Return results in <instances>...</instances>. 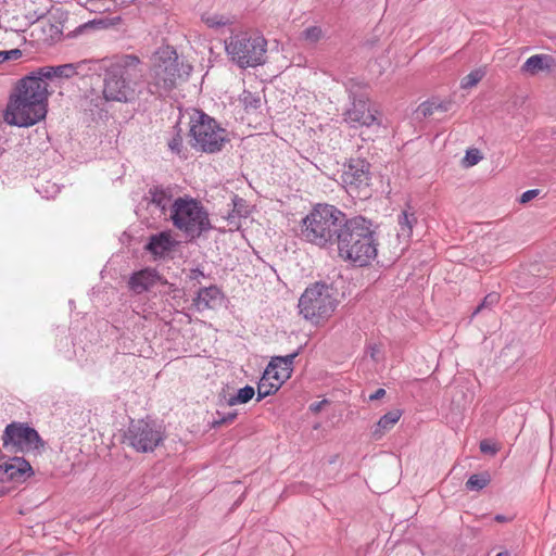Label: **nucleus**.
<instances>
[{
  "mask_svg": "<svg viewBox=\"0 0 556 556\" xmlns=\"http://www.w3.org/2000/svg\"><path fill=\"white\" fill-rule=\"evenodd\" d=\"M342 185L346 192L358 199H367L370 197V164L363 159H351L343 166L341 175Z\"/></svg>",
  "mask_w": 556,
  "mask_h": 556,
  "instance_id": "12",
  "label": "nucleus"
},
{
  "mask_svg": "<svg viewBox=\"0 0 556 556\" xmlns=\"http://www.w3.org/2000/svg\"><path fill=\"white\" fill-rule=\"evenodd\" d=\"M239 101L248 112L257 110L262 104L260 94L248 90H243V92L240 94Z\"/></svg>",
  "mask_w": 556,
  "mask_h": 556,
  "instance_id": "25",
  "label": "nucleus"
},
{
  "mask_svg": "<svg viewBox=\"0 0 556 556\" xmlns=\"http://www.w3.org/2000/svg\"><path fill=\"white\" fill-rule=\"evenodd\" d=\"M402 414L403 412L396 408L381 416L372 431V437L376 440L381 439L387 431H389L395 426V424L400 420Z\"/></svg>",
  "mask_w": 556,
  "mask_h": 556,
  "instance_id": "20",
  "label": "nucleus"
},
{
  "mask_svg": "<svg viewBox=\"0 0 556 556\" xmlns=\"http://www.w3.org/2000/svg\"><path fill=\"white\" fill-rule=\"evenodd\" d=\"M350 98L352 99V105L344 112L343 118L351 127H370L375 124H381L379 112L370 106L366 96L356 97L350 90Z\"/></svg>",
  "mask_w": 556,
  "mask_h": 556,
  "instance_id": "14",
  "label": "nucleus"
},
{
  "mask_svg": "<svg viewBox=\"0 0 556 556\" xmlns=\"http://www.w3.org/2000/svg\"><path fill=\"white\" fill-rule=\"evenodd\" d=\"M500 301V294L496 292H491L483 299L482 303L478 305V307L473 311L472 315H477L479 312H481L484 308H491L495 304H497Z\"/></svg>",
  "mask_w": 556,
  "mask_h": 556,
  "instance_id": "30",
  "label": "nucleus"
},
{
  "mask_svg": "<svg viewBox=\"0 0 556 556\" xmlns=\"http://www.w3.org/2000/svg\"><path fill=\"white\" fill-rule=\"evenodd\" d=\"M175 245V241L168 231H163L150 237L147 249L156 256H162L169 252Z\"/></svg>",
  "mask_w": 556,
  "mask_h": 556,
  "instance_id": "19",
  "label": "nucleus"
},
{
  "mask_svg": "<svg viewBox=\"0 0 556 556\" xmlns=\"http://www.w3.org/2000/svg\"><path fill=\"white\" fill-rule=\"evenodd\" d=\"M491 481L488 472L472 475L466 482V489L469 491H480L484 489Z\"/></svg>",
  "mask_w": 556,
  "mask_h": 556,
  "instance_id": "26",
  "label": "nucleus"
},
{
  "mask_svg": "<svg viewBox=\"0 0 556 556\" xmlns=\"http://www.w3.org/2000/svg\"><path fill=\"white\" fill-rule=\"evenodd\" d=\"M125 439L137 452L148 453L154 451L163 442L164 437L155 424L137 420L130 422Z\"/></svg>",
  "mask_w": 556,
  "mask_h": 556,
  "instance_id": "13",
  "label": "nucleus"
},
{
  "mask_svg": "<svg viewBox=\"0 0 556 556\" xmlns=\"http://www.w3.org/2000/svg\"><path fill=\"white\" fill-rule=\"evenodd\" d=\"M417 223V217L415 216V213L403 211L397 216V239L401 242H408L412 235H413V228Z\"/></svg>",
  "mask_w": 556,
  "mask_h": 556,
  "instance_id": "22",
  "label": "nucleus"
},
{
  "mask_svg": "<svg viewBox=\"0 0 556 556\" xmlns=\"http://www.w3.org/2000/svg\"><path fill=\"white\" fill-rule=\"evenodd\" d=\"M346 215L330 204H317L301 225L304 240L321 248L333 245L341 232Z\"/></svg>",
  "mask_w": 556,
  "mask_h": 556,
  "instance_id": "4",
  "label": "nucleus"
},
{
  "mask_svg": "<svg viewBox=\"0 0 556 556\" xmlns=\"http://www.w3.org/2000/svg\"><path fill=\"white\" fill-rule=\"evenodd\" d=\"M48 26H49L50 30H54L55 35H58V36L61 35V31H60V29L56 26H54L52 24H49Z\"/></svg>",
  "mask_w": 556,
  "mask_h": 556,
  "instance_id": "42",
  "label": "nucleus"
},
{
  "mask_svg": "<svg viewBox=\"0 0 556 556\" xmlns=\"http://www.w3.org/2000/svg\"><path fill=\"white\" fill-rule=\"evenodd\" d=\"M485 74H486V72L482 67L471 71L469 74H467L465 77L462 78L460 88L462 89L473 88L482 80V78L485 76Z\"/></svg>",
  "mask_w": 556,
  "mask_h": 556,
  "instance_id": "24",
  "label": "nucleus"
},
{
  "mask_svg": "<svg viewBox=\"0 0 556 556\" xmlns=\"http://www.w3.org/2000/svg\"><path fill=\"white\" fill-rule=\"evenodd\" d=\"M193 275H194V277H197L198 275L203 276V273L201 270L197 269V270H193Z\"/></svg>",
  "mask_w": 556,
  "mask_h": 556,
  "instance_id": "44",
  "label": "nucleus"
},
{
  "mask_svg": "<svg viewBox=\"0 0 556 556\" xmlns=\"http://www.w3.org/2000/svg\"><path fill=\"white\" fill-rule=\"evenodd\" d=\"M202 21L205 23V25L207 27L214 28V29L227 26L231 23L229 17H226V16L219 15V14L203 15Z\"/></svg>",
  "mask_w": 556,
  "mask_h": 556,
  "instance_id": "27",
  "label": "nucleus"
},
{
  "mask_svg": "<svg viewBox=\"0 0 556 556\" xmlns=\"http://www.w3.org/2000/svg\"><path fill=\"white\" fill-rule=\"evenodd\" d=\"M552 62L553 59L548 54H535L527 59L521 66V71L530 75H535L539 72L549 70Z\"/></svg>",
  "mask_w": 556,
  "mask_h": 556,
  "instance_id": "21",
  "label": "nucleus"
},
{
  "mask_svg": "<svg viewBox=\"0 0 556 556\" xmlns=\"http://www.w3.org/2000/svg\"><path fill=\"white\" fill-rule=\"evenodd\" d=\"M439 109L443 110L441 104L437 105L433 102H424L418 106L417 113L424 117H427V116L432 115L434 113V111L439 110Z\"/></svg>",
  "mask_w": 556,
  "mask_h": 556,
  "instance_id": "32",
  "label": "nucleus"
},
{
  "mask_svg": "<svg viewBox=\"0 0 556 556\" xmlns=\"http://www.w3.org/2000/svg\"><path fill=\"white\" fill-rule=\"evenodd\" d=\"M172 192L168 188L161 186H153L148 190L146 200L153 204L155 207L164 214L166 210L172 206Z\"/></svg>",
  "mask_w": 556,
  "mask_h": 556,
  "instance_id": "18",
  "label": "nucleus"
},
{
  "mask_svg": "<svg viewBox=\"0 0 556 556\" xmlns=\"http://www.w3.org/2000/svg\"><path fill=\"white\" fill-rule=\"evenodd\" d=\"M144 81L146 67L138 55H117L105 70L103 98L113 102H132L142 92Z\"/></svg>",
  "mask_w": 556,
  "mask_h": 556,
  "instance_id": "1",
  "label": "nucleus"
},
{
  "mask_svg": "<svg viewBox=\"0 0 556 556\" xmlns=\"http://www.w3.org/2000/svg\"><path fill=\"white\" fill-rule=\"evenodd\" d=\"M34 475L30 464L24 458L14 456L8 463L0 465V481H21Z\"/></svg>",
  "mask_w": 556,
  "mask_h": 556,
  "instance_id": "15",
  "label": "nucleus"
},
{
  "mask_svg": "<svg viewBox=\"0 0 556 556\" xmlns=\"http://www.w3.org/2000/svg\"><path fill=\"white\" fill-rule=\"evenodd\" d=\"M48 84L40 77L21 79L8 102L4 119L8 124L28 127L47 114Z\"/></svg>",
  "mask_w": 556,
  "mask_h": 556,
  "instance_id": "2",
  "label": "nucleus"
},
{
  "mask_svg": "<svg viewBox=\"0 0 556 556\" xmlns=\"http://www.w3.org/2000/svg\"><path fill=\"white\" fill-rule=\"evenodd\" d=\"M255 394V390L251 386H245L238 390L237 394L231 395L227 399V404L229 406H235L238 404H245L253 399Z\"/></svg>",
  "mask_w": 556,
  "mask_h": 556,
  "instance_id": "23",
  "label": "nucleus"
},
{
  "mask_svg": "<svg viewBox=\"0 0 556 556\" xmlns=\"http://www.w3.org/2000/svg\"><path fill=\"white\" fill-rule=\"evenodd\" d=\"M494 520L497 522H507L510 520V518L506 517L505 515H496Z\"/></svg>",
  "mask_w": 556,
  "mask_h": 556,
  "instance_id": "41",
  "label": "nucleus"
},
{
  "mask_svg": "<svg viewBox=\"0 0 556 556\" xmlns=\"http://www.w3.org/2000/svg\"><path fill=\"white\" fill-rule=\"evenodd\" d=\"M323 37V30L318 26H311L302 33V38L309 43H316Z\"/></svg>",
  "mask_w": 556,
  "mask_h": 556,
  "instance_id": "29",
  "label": "nucleus"
},
{
  "mask_svg": "<svg viewBox=\"0 0 556 556\" xmlns=\"http://www.w3.org/2000/svg\"><path fill=\"white\" fill-rule=\"evenodd\" d=\"M236 417H237V413H235V412L225 414L219 419L214 420V426L231 424Z\"/></svg>",
  "mask_w": 556,
  "mask_h": 556,
  "instance_id": "36",
  "label": "nucleus"
},
{
  "mask_svg": "<svg viewBox=\"0 0 556 556\" xmlns=\"http://www.w3.org/2000/svg\"><path fill=\"white\" fill-rule=\"evenodd\" d=\"M180 77L178 55L170 47L160 48L153 58L150 79L147 83L150 94L164 97L172 91Z\"/></svg>",
  "mask_w": 556,
  "mask_h": 556,
  "instance_id": "6",
  "label": "nucleus"
},
{
  "mask_svg": "<svg viewBox=\"0 0 556 556\" xmlns=\"http://www.w3.org/2000/svg\"><path fill=\"white\" fill-rule=\"evenodd\" d=\"M173 225L190 238H198L211 228L208 214L200 202L191 198H178L170 206Z\"/></svg>",
  "mask_w": 556,
  "mask_h": 556,
  "instance_id": "7",
  "label": "nucleus"
},
{
  "mask_svg": "<svg viewBox=\"0 0 556 556\" xmlns=\"http://www.w3.org/2000/svg\"><path fill=\"white\" fill-rule=\"evenodd\" d=\"M222 300V292L216 286L201 288L193 299L197 311L214 308Z\"/></svg>",
  "mask_w": 556,
  "mask_h": 556,
  "instance_id": "17",
  "label": "nucleus"
},
{
  "mask_svg": "<svg viewBox=\"0 0 556 556\" xmlns=\"http://www.w3.org/2000/svg\"><path fill=\"white\" fill-rule=\"evenodd\" d=\"M168 148L172 152L176 154H180L184 149V141L182 137L179 132H177L169 141H168Z\"/></svg>",
  "mask_w": 556,
  "mask_h": 556,
  "instance_id": "33",
  "label": "nucleus"
},
{
  "mask_svg": "<svg viewBox=\"0 0 556 556\" xmlns=\"http://www.w3.org/2000/svg\"><path fill=\"white\" fill-rule=\"evenodd\" d=\"M480 451L484 454L494 455L497 452V447L490 441L483 440L480 442Z\"/></svg>",
  "mask_w": 556,
  "mask_h": 556,
  "instance_id": "35",
  "label": "nucleus"
},
{
  "mask_svg": "<svg viewBox=\"0 0 556 556\" xmlns=\"http://www.w3.org/2000/svg\"><path fill=\"white\" fill-rule=\"evenodd\" d=\"M190 136L192 147L206 153L222 150L227 142V131L217 122L202 111L194 110L190 116Z\"/></svg>",
  "mask_w": 556,
  "mask_h": 556,
  "instance_id": "9",
  "label": "nucleus"
},
{
  "mask_svg": "<svg viewBox=\"0 0 556 556\" xmlns=\"http://www.w3.org/2000/svg\"><path fill=\"white\" fill-rule=\"evenodd\" d=\"M496 556H509L508 552H501Z\"/></svg>",
  "mask_w": 556,
  "mask_h": 556,
  "instance_id": "45",
  "label": "nucleus"
},
{
  "mask_svg": "<svg viewBox=\"0 0 556 556\" xmlns=\"http://www.w3.org/2000/svg\"><path fill=\"white\" fill-rule=\"evenodd\" d=\"M482 159L480 151L478 149H470L466 152L464 157V165L466 167H471L480 162Z\"/></svg>",
  "mask_w": 556,
  "mask_h": 556,
  "instance_id": "31",
  "label": "nucleus"
},
{
  "mask_svg": "<svg viewBox=\"0 0 556 556\" xmlns=\"http://www.w3.org/2000/svg\"><path fill=\"white\" fill-rule=\"evenodd\" d=\"M338 305L336 290L326 282L309 285L299 299V313L306 320L319 324L328 319Z\"/></svg>",
  "mask_w": 556,
  "mask_h": 556,
  "instance_id": "5",
  "label": "nucleus"
},
{
  "mask_svg": "<svg viewBox=\"0 0 556 556\" xmlns=\"http://www.w3.org/2000/svg\"><path fill=\"white\" fill-rule=\"evenodd\" d=\"M54 75V66H45L38 70L37 76L31 75L30 77H40L43 81H46V79L53 78Z\"/></svg>",
  "mask_w": 556,
  "mask_h": 556,
  "instance_id": "34",
  "label": "nucleus"
},
{
  "mask_svg": "<svg viewBox=\"0 0 556 556\" xmlns=\"http://www.w3.org/2000/svg\"><path fill=\"white\" fill-rule=\"evenodd\" d=\"M8 53L0 51V64L7 61Z\"/></svg>",
  "mask_w": 556,
  "mask_h": 556,
  "instance_id": "43",
  "label": "nucleus"
},
{
  "mask_svg": "<svg viewBox=\"0 0 556 556\" xmlns=\"http://www.w3.org/2000/svg\"><path fill=\"white\" fill-rule=\"evenodd\" d=\"M376 351L372 350L371 356L375 357Z\"/></svg>",
  "mask_w": 556,
  "mask_h": 556,
  "instance_id": "46",
  "label": "nucleus"
},
{
  "mask_svg": "<svg viewBox=\"0 0 556 556\" xmlns=\"http://www.w3.org/2000/svg\"><path fill=\"white\" fill-rule=\"evenodd\" d=\"M8 53L7 61L8 60H17L22 56V51L20 49H12L5 51Z\"/></svg>",
  "mask_w": 556,
  "mask_h": 556,
  "instance_id": "38",
  "label": "nucleus"
},
{
  "mask_svg": "<svg viewBox=\"0 0 556 556\" xmlns=\"http://www.w3.org/2000/svg\"><path fill=\"white\" fill-rule=\"evenodd\" d=\"M267 42L262 36L248 31L231 35L225 40V49L230 60L241 68L255 67L264 62Z\"/></svg>",
  "mask_w": 556,
  "mask_h": 556,
  "instance_id": "8",
  "label": "nucleus"
},
{
  "mask_svg": "<svg viewBox=\"0 0 556 556\" xmlns=\"http://www.w3.org/2000/svg\"><path fill=\"white\" fill-rule=\"evenodd\" d=\"M539 192L540 191L538 189H530V190L525 191L520 197V202L528 203L529 201H531L532 199L538 197Z\"/></svg>",
  "mask_w": 556,
  "mask_h": 556,
  "instance_id": "37",
  "label": "nucleus"
},
{
  "mask_svg": "<svg viewBox=\"0 0 556 556\" xmlns=\"http://www.w3.org/2000/svg\"><path fill=\"white\" fill-rule=\"evenodd\" d=\"M298 352L286 356H276L269 362L257 383L258 402L271 394H275L285 381L290 378L293 362Z\"/></svg>",
  "mask_w": 556,
  "mask_h": 556,
  "instance_id": "10",
  "label": "nucleus"
},
{
  "mask_svg": "<svg viewBox=\"0 0 556 556\" xmlns=\"http://www.w3.org/2000/svg\"><path fill=\"white\" fill-rule=\"evenodd\" d=\"M327 403L326 400H323L320 402H316V403H313L311 406H309V409L314 413H318L321 410L323 406Z\"/></svg>",
  "mask_w": 556,
  "mask_h": 556,
  "instance_id": "40",
  "label": "nucleus"
},
{
  "mask_svg": "<svg viewBox=\"0 0 556 556\" xmlns=\"http://www.w3.org/2000/svg\"><path fill=\"white\" fill-rule=\"evenodd\" d=\"M2 445L16 454L40 452L45 443L34 428L22 422H11L3 431Z\"/></svg>",
  "mask_w": 556,
  "mask_h": 556,
  "instance_id": "11",
  "label": "nucleus"
},
{
  "mask_svg": "<svg viewBox=\"0 0 556 556\" xmlns=\"http://www.w3.org/2000/svg\"><path fill=\"white\" fill-rule=\"evenodd\" d=\"M336 244L340 257L357 266L368 265L378 254V240L371 222L362 216L346 218Z\"/></svg>",
  "mask_w": 556,
  "mask_h": 556,
  "instance_id": "3",
  "label": "nucleus"
},
{
  "mask_svg": "<svg viewBox=\"0 0 556 556\" xmlns=\"http://www.w3.org/2000/svg\"><path fill=\"white\" fill-rule=\"evenodd\" d=\"M78 64L67 63L54 66V77L71 78L77 74Z\"/></svg>",
  "mask_w": 556,
  "mask_h": 556,
  "instance_id": "28",
  "label": "nucleus"
},
{
  "mask_svg": "<svg viewBox=\"0 0 556 556\" xmlns=\"http://www.w3.org/2000/svg\"><path fill=\"white\" fill-rule=\"evenodd\" d=\"M157 283H166L154 268H144L134 273L128 281L131 291L137 294L151 290Z\"/></svg>",
  "mask_w": 556,
  "mask_h": 556,
  "instance_id": "16",
  "label": "nucleus"
},
{
  "mask_svg": "<svg viewBox=\"0 0 556 556\" xmlns=\"http://www.w3.org/2000/svg\"><path fill=\"white\" fill-rule=\"evenodd\" d=\"M384 395H386V390L382 388H379L372 394L369 395V401L380 400Z\"/></svg>",
  "mask_w": 556,
  "mask_h": 556,
  "instance_id": "39",
  "label": "nucleus"
}]
</instances>
